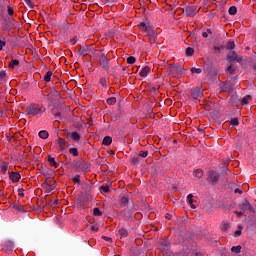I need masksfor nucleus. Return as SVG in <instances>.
<instances>
[{"label":"nucleus","instance_id":"obj_1","mask_svg":"<svg viewBox=\"0 0 256 256\" xmlns=\"http://www.w3.org/2000/svg\"><path fill=\"white\" fill-rule=\"evenodd\" d=\"M82 191L80 193V195L77 198V203L78 205H85V203H87V201H91V199H93V197L91 196V193H93V184L86 182L82 185Z\"/></svg>","mask_w":256,"mask_h":256},{"label":"nucleus","instance_id":"obj_2","mask_svg":"<svg viewBox=\"0 0 256 256\" xmlns=\"http://www.w3.org/2000/svg\"><path fill=\"white\" fill-rule=\"evenodd\" d=\"M43 112V107L37 108V104L35 103H31L24 111L25 115H33L34 117H37V115H43Z\"/></svg>","mask_w":256,"mask_h":256},{"label":"nucleus","instance_id":"obj_3","mask_svg":"<svg viewBox=\"0 0 256 256\" xmlns=\"http://www.w3.org/2000/svg\"><path fill=\"white\" fill-rule=\"evenodd\" d=\"M207 175H208V177H207L206 181H207L208 185L215 186L219 183V179H221V175H219L217 173V171H215V170H209L207 172Z\"/></svg>","mask_w":256,"mask_h":256},{"label":"nucleus","instance_id":"obj_4","mask_svg":"<svg viewBox=\"0 0 256 256\" xmlns=\"http://www.w3.org/2000/svg\"><path fill=\"white\" fill-rule=\"evenodd\" d=\"M78 53L79 55H81L82 57H87V55H89V53H97V51H99L101 53V50H97L95 48H93V45H86V46H78Z\"/></svg>","mask_w":256,"mask_h":256},{"label":"nucleus","instance_id":"obj_5","mask_svg":"<svg viewBox=\"0 0 256 256\" xmlns=\"http://www.w3.org/2000/svg\"><path fill=\"white\" fill-rule=\"evenodd\" d=\"M77 173H87L91 171V168L89 166V163H87V160L80 158L78 160V166L76 168Z\"/></svg>","mask_w":256,"mask_h":256},{"label":"nucleus","instance_id":"obj_6","mask_svg":"<svg viewBox=\"0 0 256 256\" xmlns=\"http://www.w3.org/2000/svg\"><path fill=\"white\" fill-rule=\"evenodd\" d=\"M200 8L197 6H185L183 8V13L185 17H195L199 13Z\"/></svg>","mask_w":256,"mask_h":256},{"label":"nucleus","instance_id":"obj_7","mask_svg":"<svg viewBox=\"0 0 256 256\" xmlns=\"http://www.w3.org/2000/svg\"><path fill=\"white\" fill-rule=\"evenodd\" d=\"M238 207H240L243 213H245V211H249L250 213H255V208H253V205H251V202H249V200L247 199L242 200V202L238 204Z\"/></svg>","mask_w":256,"mask_h":256},{"label":"nucleus","instance_id":"obj_8","mask_svg":"<svg viewBox=\"0 0 256 256\" xmlns=\"http://www.w3.org/2000/svg\"><path fill=\"white\" fill-rule=\"evenodd\" d=\"M190 95H191L192 99H196V100L203 99V90H202L201 86L192 88Z\"/></svg>","mask_w":256,"mask_h":256},{"label":"nucleus","instance_id":"obj_9","mask_svg":"<svg viewBox=\"0 0 256 256\" xmlns=\"http://www.w3.org/2000/svg\"><path fill=\"white\" fill-rule=\"evenodd\" d=\"M121 213L128 221H135V212L133 211V208H125Z\"/></svg>","mask_w":256,"mask_h":256},{"label":"nucleus","instance_id":"obj_10","mask_svg":"<svg viewBox=\"0 0 256 256\" xmlns=\"http://www.w3.org/2000/svg\"><path fill=\"white\" fill-rule=\"evenodd\" d=\"M99 63L105 71H109V59H107V55L105 53L100 55Z\"/></svg>","mask_w":256,"mask_h":256},{"label":"nucleus","instance_id":"obj_11","mask_svg":"<svg viewBox=\"0 0 256 256\" xmlns=\"http://www.w3.org/2000/svg\"><path fill=\"white\" fill-rule=\"evenodd\" d=\"M202 67L205 75H211V73L215 71V68L213 67V62L209 60L206 61Z\"/></svg>","mask_w":256,"mask_h":256},{"label":"nucleus","instance_id":"obj_12","mask_svg":"<svg viewBox=\"0 0 256 256\" xmlns=\"http://www.w3.org/2000/svg\"><path fill=\"white\" fill-rule=\"evenodd\" d=\"M175 69V71H177V73H179V75H183V73H185V68H183V65L180 64H169L168 65V71L169 73H171V70Z\"/></svg>","mask_w":256,"mask_h":256},{"label":"nucleus","instance_id":"obj_13","mask_svg":"<svg viewBox=\"0 0 256 256\" xmlns=\"http://www.w3.org/2000/svg\"><path fill=\"white\" fill-rule=\"evenodd\" d=\"M69 137L74 141L75 143H79L81 141V134L79 132L74 131V132H67L66 138L69 139Z\"/></svg>","mask_w":256,"mask_h":256},{"label":"nucleus","instance_id":"obj_14","mask_svg":"<svg viewBox=\"0 0 256 256\" xmlns=\"http://www.w3.org/2000/svg\"><path fill=\"white\" fill-rule=\"evenodd\" d=\"M13 249H15V245L12 241H7L3 244L2 251H4V253H13Z\"/></svg>","mask_w":256,"mask_h":256},{"label":"nucleus","instance_id":"obj_15","mask_svg":"<svg viewBox=\"0 0 256 256\" xmlns=\"http://www.w3.org/2000/svg\"><path fill=\"white\" fill-rule=\"evenodd\" d=\"M58 145H59V151L63 152L67 147L70 146L69 142H67L64 138L58 137Z\"/></svg>","mask_w":256,"mask_h":256},{"label":"nucleus","instance_id":"obj_16","mask_svg":"<svg viewBox=\"0 0 256 256\" xmlns=\"http://www.w3.org/2000/svg\"><path fill=\"white\" fill-rule=\"evenodd\" d=\"M9 179L12 183H19V181H21V174L19 172H11L9 174Z\"/></svg>","mask_w":256,"mask_h":256},{"label":"nucleus","instance_id":"obj_17","mask_svg":"<svg viewBox=\"0 0 256 256\" xmlns=\"http://www.w3.org/2000/svg\"><path fill=\"white\" fill-rule=\"evenodd\" d=\"M239 103H241V99H239V96L232 95L230 97L229 105H231V107H237L239 105Z\"/></svg>","mask_w":256,"mask_h":256},{"label":"nucleus","instance_id":"obj_18","mask_svg":"<svg viewBox=\"0 0 256 256\" xmlns=\"http://www.w3.org/2000/svg\"><path fill=\"white\" fill-rule=\"evenodd\" d=\"M239 56L237 55V52L236 51H232L231 54H228L226 56V61L228 63H233V61H236V59L238 58Z\"/></svg>","mask_w":256,"mask_h":256},{"label":"nucleus","instance_id":"obj_19","mask_svg":"<svg viewBox=\"0 0 256 256\" xmlns=\"http://www.w3.org/2000/svg\"><path fill=\"white\" fill-rule=\"evenodd\" d=\"M119 202H120V208L123 209L125 207H127V205L129 204V197L127 196H120L119 198Z\"/></svg>","mask_w":256,"mask_h":256},{"label":"nucleus","instance_id":"obj_20","mask_svg":"<svg viewBox=\"0 0 256 256\" xmlns=\"http://www.w3.org/2000/svg\"><path fill=\"white\" fill-rule=\"evenodd\" d=\"M99 83L102 89H107L109 87V77H101Z\"/></svg>","mask_w":256,"mask_h":256},{"label":"nucleus","instance_id":"obj_21","mask_svg":"<svg viewBox=\"0 0 256 256\" xmlns=\"http://www.w3.org/2000/svg\"><path fill=\"white\" fill-rule=\"evenodd\" d=\"M244 221H245L248 228L249 227H256V220H253L252 217L247 216Z\"/></svg>","mask_w":256,"mask_h":256},{"label":"nucleus","instance_id":"obj_22","mask_svg":"<svg viewBox=\"0 0 256 256\" xmlns=\"http://www.w3.org/2000/svg\"><path fill=\"white\" fill-rule=\"evenodd\" d=\"M151 73V67L149 66H144L142 70L140 71L139 75L140 77H147Z\"/></svg>","mask_w":256,"mask_h":256},{"label":"nucleus","instance_id":"obj_23","mask_svg":"<svg viewBox=\"0 0 256 256\" xmlns=\"http://www.w3.org/2000/svg\"><path fill=\"white\" fill-rule=\"evenodd\" d=\"M48 163L51 167H54L55 169L59 167V163H57V161H55V158L51 155L48 156Z\"/></svg>","mask_w":256,"mask_h":256},{"label":"nucleus","instance_id":"obj_24","mask_svg":"<svg viewBox=\"0 0 256 256\" xmlns=\"http://www.w3.org/2000/svg\"><path fill=\"white\" fill-rule=\"evenodd\" d=\"M118 235H120V237L127 238L129 237V230H127V228H120L118 230Z\"/></svg>","mask_w":256,"mask_h":256},{"label":"nucleus","instance_id":"obj_25","mask_svg":"<svg viewBox=\"0 0 256 256\" xmlns=\"http://www.w3.org/2000/svg\"><path fill=\"white\" fill-rule=\"evenodd\" d=\"M193 176L197 177V179H203V169L198 168L193 171Z\"/></svg>","mask_w":256,"mask_h":256},{"label":"nucleus","instance_id":"obj_26","mask_svg":"<svg viewBox=\"0 0 256 256\" xmlns=\"http://www.w3.org/2000/svg\"><path fill=\"white\" fill-rule=\"evenodd\" d=\"M20 62L17 59H12L8 65V69H15V67H19Z\"/></svg>","mask_w":256,"mask_h":256},{"label":"nucleus","instance_id":"obj_27","mask_svg":"<svg viewBox=\"0 0 256 256\" xmlns=\"http://www.w3.org/2000/svg\"><path fill=\"white\" fill-rule=\"evenodd\" d=\"M12 207L16 211H20V213H25V209L23 208V205H21V204H19L17 202H14Z\"/></svg>","mask_w":256,"mask_h":256},{"label":"nucleus","instance_id":"obj_28","mask_svg":"<svg viewBox=\"0 0 256 256\" xmlns=\"http://www.w3.org/2000/svg\"><path fill=\"white\" fill-rule=\"evenodd\" d=\"M229 227H231L229 222L222 221L220 225L221 231H224L225 233H227V231H229Z\"/></svg>","mask_w":256,"mask_h":256},{"label":"nucleus","instance_id":"obj_29","mask_svg":"<svg viewBox=\"0 0 256 256\" xmlns=\"http://www.w3.org/2000/svg\"><path fill=\"white\" fill-rule=\"evenodd\" d=\"M113 143V138L111 136H105L102 141V145L109 146Z\"/></svg>","mask_w":256,"mask_h":256},{"label":"nucleus","instance_id":"obj_30","mask_svg":"<svg viewBox=\"0 0 256 256\" xmlns=\"http://www.w3.org/2000/svg\"><path fill=\"white\" fill-rule=\"evenodd\" d=\"M195 200L193 199V194H188L187 203H189L191 209H196V206L193 204Z\"/></svg>","mask_w":256,"mask_h":256},{"label":"nucleus","instance_id":"obj_31","mask_svg":"<svg viewBox=\"0 0 256 256\" xmlns=\"http://www.w3.org/2000/svg\"><path fill=\"white\" fill-rule=\"evenodd\" d=\"M186 57H193L195 55V49L193 47H187L185 50Z\"/></svg>","mask_w":256,"mask_h":256},{"label":"nucleus","instance_id":"obj_32","mask_svg":"<svg viewBox=\"0 0 256 256\" xmlns=\"http://www.w3.org/2000/svg\"><path fill=\"white\" fill-rule=\"evenodd\" d=\"M64 165H72V167H74V169L77 170V167H78V165H79V160H73V161L71 162V157H69V161L66 162V163H64Z\"/></svg>","mask_w":256,"mask_h":256},{"label":"nucleus","instance_id":"obj_33","mask_svg":"<svg viewBox=\"0 0 256 256\" xmlns=\"http://www.w3.org/2000/svg\"><path fill=\"white\" fill-rule=\"evenodd\" d=\"M38 136L40 137V139H49V132L47 130H41L38 133Z\"/></svg>","mask_w":256,"mask_h":256},{"label":"nucleus","instance_id":"obj_34","mask_svg":"<svg viewBox=\"0 0 256 256\" xmlns=\"http://www.w3.org/2000/svg\"><path fill=\"white\" fill-rule=\"evenodd\" d=\"M8 170H9V164L7 162H2L1 172L3 173V175H6Z\"/></svg>","mask_w":256,"mask_h":256},{"label":"nucleus","instance_id":"obj_35","mask_svg":"<svg viewBox=\"0 0 256 256\" xmlns=\"http://www.w3.org/2000/svg\"><path fill=\"white\" fill-rule=\"evenodd\" d=\"M226 49L228 51H233V49H235V42L232 40L228 41L226 44Z\"/></svg>","mask_w":256,"mask_h":256},{"label":"nucleus","instance_id":"obj_36","mask_svg":"<svg viewBox=\"0 0 256 256\" xmlns=\"http://www.w3.org/2000/svg\"><path fill=\"white\" fill-rule=\"evenodd\" d=\"M51 77H53V72L48 71L44 76L45 83L51 82Z\"/></svg>","mask_w":256,"mask_h":256},{"label":"nucleus","instance_id":"obj_37","mask_svg":"<svg viewBox=\"0 0 256 256\" xmlns=\"http://www.w3.org/2000/svg\"><path fill=\"white\" fill-rule=\"evenodd\" d=\"M51 93H54L55 97H61V91L57 90L55 86L50 88V94Z\"/></svg>","mask_w":256,"mask_h":256},{"label":"nucleus","instance_id":"obj_38","mask_svg":"<svg viewBox=\"0 0 256 256\" xmlns=\"http://www.w3.org/2000/svg\"><path fill=\"white\" fill-rule=\"evenodd\" d=\"M227 73H229V75H235V71H237V69L233 68V64H230L227 68H226Z\"/></svg>","mask_w":256,"mask_h":256},{"label":"nucleus","instance_id":"obj_39","mask_svg":"<svg viewBox=\"0 0 256 256\" xmlns=\"http://www.w3.org/2000/svg\"><path fill=\"white\" fill-rule=\"evenodd\" d=\"M93 215L94 217H101V215H103V212L101 211V209H99V207H96L93 209Z\"/></svg>","mask_w":256,"mask_h":256},{"label":"nucleus","instance_id":"obj_40","mask_svg":"<svg viewBox=\"0 0 256 256\" xmlns=\"http://www.w3.org/2000/svg\"><path fill=\"white\" fill-rule=\"evenodd\" d=\"M211 79V81H217L219 79V76H217V71H213L210 75H207Z\"/></svg>","mask_w":256,"mask_h":256},{"label":"nucleus","instance_id":"obj_41","mask_svg":"<svg viewBox=\"0 0 256 256\" xmlns=\"http://www.w3.org/2000/svg\"><path fill=\"white\" fill-rule=\"evenodd\" d=\"M69 153L73 155V157H79V150L77 148H70Z\"/></svg>","mask_w":256,"mask_h":256},{"label":"nucleus","instance_id":"obj_42","mask_svg":"<svg viewBox=\"0 0 256 256\" xmlns=\"http://www.w3.org/2000/svg\"><path fill=\"white\" fill-rule=\"evenodd\" d=\"M117 114L112 117L114 121H117L118 117H121V103H118Z\"/></svg>","mask_w":256,"mask_h":256},{"label":"nucleus","instance_id":"obj_43","mask_svg":"<svg viewBox=\"0 0 256 256\" xmlns=\"http://www.w3.org/2000/svg\"><path fill=\"white\" fill-rule=\"evenodd\" d=\"M241 249H242L241 245L233 246L231 248V252L239 254V253H241Z\"/></svg>","mask_w":256,"mask_h":256},{"label":"nucleus","instance_id":"obj_44","mask_svg":"<svg viewBox=\"0 0 256 256\" xmlns=\"http://www.w3.org/2000/svg\"><path fill=\"white\" fill-rule=\"evenodd\" d=\"M106 103L108 105H115L117 103V98L116 97H110L106 100Z\"/></svg>","mask_w":256,"mask_h":256},{"label":"nucleus","instance_id":"obj_45","mask_svg":"<svg viewBox=\"0 0 256 256\" xmlns=\"http://www.w3.org/2000/svg\"><path fill=\"white\" fill-rule=\"evenodd\" d=\"M190 71H191L192 74L196 73L197 75H201V73H203V70L201 68H195V67H192L190 69Z\"/></svg>","mask_w":256,"mask_h":256},{"label":"nucleus","instance_id":"obj_46","mask_svg":"<svg viewBox=\"0 0 256 256\" xmlns=\"http://www.w3.org/2000/svg\"><path fill=\"white\" fill-rule=\"evenodd\" d=\"M228 13H229V15H237V6H231L228 9Z\"/></svg>","mask_w":256,"mask_h":256},{"label":"nucleus","instance_id":"obj_47","mask_svg":"<svg viewBox=\"0 0 256 256\" xmlns=\"http://www.w3.org/2000/svg\"><path fill=\"white\" fill-rule=\"evenodd\" d=\"M49 191H46V193H51V191H55L56 187H57V181H54L53 184H49Z\"/></svg>","mask_w":256,"mask_h":256},{"label":"nucleus","instance_id":"obj_48","mask_svg":"<svg viewBox=\"0 0 256 256\" xmlns=\"http://www.w3.org/2000/svg\"><path fill=\"white\" fill-rule=\"evenodd\" d=\"M251 95H246L242 100L241 103L242 105H248L249 104V100L251 99Z\"/></svg>","mask_w":256,"mask_h":256},{"label":"nucleus","instance_id":"obj_49","mask_svg":"<svg viewBox=\"0 0 256 256\" xmlns=\"http://www.w3.org/2000/svg\"><path fill=\"white\" fill-rule=\"evenodd\" d=\"M135 61H137V59L134 56H129L127 58L128 65H135Z\"/></svg>","mask_w":256,"mask_h":256},{"label":"nucleus","instance_id":"obj_50","mask_svg":"<svg viewBox=\"0 0 256 256\" xmlns=\"http://www.w3.org/2000/svg\"><path fill=\"white\" fill-rule=\"evenodd\" d=\"M230 125H232V127H238V125H239V118L231 119Z\"/></svg>","mask_w":256,"mask_h":256},{"label":"nucleus","instance_id":"obj_51","mask_svg":"<svg viewBox=\"0 0 256 256\" xmlns=\"http://www.w3.org/2000/svg\"><path fill=\"white\" fill-rule=\"evenodd\" d=\"M145 33H147L148 37H155V30L153 28H148Z\"/></svg>","mask_w":256,"mask_h":256},{"label":"nucleus","instance_id":"obj_52","mask_svg":"<svg viewBox=\"0 0 256 256\" xmlns=\"http://www.w3.org/2000/svg\"><path fill=\"white\" fill-rule=\"evenodd\" d=\"M100 191H103V193H109L111 190L109 189V185H102L100 186Z\"/></svg>","mask_w":256,"mask_h":256},{"label":"nucleus","instance_id":"obj_53","mask_svg":"<svg viewBox=\"0 0 256 256\" xmlns=\"http://www.w3.org/2000/svg\"><path fill=\"white\" fill-rule=\"evenodd\" d=\"M138 26L144 32H146L149 29V27L147 26V24L145 22H141Z\"/></svg>","mask_w":256,"mask_h":256},{"label":"nucleus","instance_id":"obj_54","mask_svg":"<svg viewBox=\"0 0 256 256\" xmlns=\"http://www.w3.org/2000/svg\"><path fill=\"white\" fill-rule=\"evenodd\" d=\"M61 85H64L65 87H67V85L65 84V81L61 80V81L55 83V88L61 89Z\"/></svg>","mask_w":256,"mask_h":256},{"label":"nucleus","instance_id":"obj_55","mask_svg":"<svg viewBox=\"0 0 256 256\" xmlns=\"http://www.w3.org/2000/svg\"><path fill=\"white\" fill-rule=\"evenodd\" d=\"M225 49V45H220L214 48L215 53H221Z\"/></svg>","mask_w":256,"mask_h":256},{"label":"nucleus","instance_id":"obj_56","mask_svg":"<svg viewBox=\"0 0 256 256\" xmlns=\"http://www.w3.org/2000/svg\"><path fill=\"white\" fill-rule=\"evenodd\" d=\"M226 89H228V91H233V89H235L233 83L231 82H226Z\"/></svg>","mask_w":256,"mask_h":256},{"label":"nucleus","instance_id":"obj_57","mask_svg":"<svg viewBox=\"0 0 256 256\" xmlns=\"http://www.w3.org/2000/svg\"><path fill=\"white\" fill-rule=\"evenodd\" d=\"M7 77V72L5 70H0V81H3Z\"/></svg>","mask_w":256,"mask_h":256},{"label":"nucleus","instance_id":"obj_58","mask_svg":"<svg viewBox=\"0 0 256 256\" xmlns=\"http://www.w3.org/2000/svg\"><path fill=\"white\" fill-rule=\"evenodd\" d=\"M131 164L132 165H139V156H136V157L132 158Z\"/></svg>","mask_w":256,"mask_h":256},{"label":"nucleus","instance_id":"obj_59","mask_svg":"<svg viewBox=\"0 0 256 256\" xmlns=\"http://www.w3.org/2000/svg\"><path fill=\"white\" fill-rule=\"evenodd\" d=\"M26 5H28V7H30V9H33L35 7V4H33V1L31 0H24Z\"/></svg>","mask_w":256,"mask_h":256},{"label":"nucleus","instance_id":"obj_60","mask_svg":"<svg viewBox=\"0 0 256 256\" xmlns=\"http://www.w3.org/2000/svg\"><path fill=\"white\" fill-rule=\"evenodd\" d=\"M147 155H149V151H140L139 153V157H142L143 159H145Z\"/></svg>","mask_w":256,"mask_h":256},{"label":"nucleus","instance_id":"obj_61","mask_svg":"<svg viewBox=\"0 0 256 256\" xmlns=\"http://www.w3.org/2000/svg\"><path fill=\"white\" fill-rule=\"evenodd\" d=\"M236 63H239L240 65H244L245 64V60L243 59V57H239L235 60Z\"/></svg>","mask_w":256,"mask_h":256},{"label":"nucleus","instance_id":"obj_62","mask_svg":"<svg viewBox=\"0 0 256 256\" xmlns=\"http://www.w3.org/2000/svg\"><path fill=\"white\" fill-rule=\"evenodd\" d=\"M23 191H25L23 188L18 189V195L21 199H23V197H25V193H23Z\"/></svg>","mask_w":256,"mask_h":256},{"label":"nucleus","instance_id":"obj_63","mask_svg":"<svg viewBox=\"0 0 256 256\" xmlns=\"http://www.w3.org/2000/svg\"><path fill=\"white\" fill-rule=\"evenodd\" d=\"M73 181L75 183H81V176L80 175H76L74 178H73Z\"/></svg>","mask_w":256,"mask_h":256},{"label":"nucleus","instance_id":"obj_64","mask_svg":"<svg viewBox=\"0 0 256 256\" xmlns=\"http://www.w3.org/2000/svg\"><path fill=\"white\" fill-rule=\"evenodd\" d=\"M175 256H187V252L185 250L175 254Z\"/></svg>","mask_w":256,"mask_h":256}]
</instances>
